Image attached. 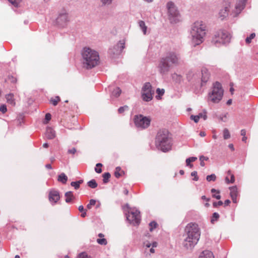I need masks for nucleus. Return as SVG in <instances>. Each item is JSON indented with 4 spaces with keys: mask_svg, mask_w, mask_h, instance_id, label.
<instances>
[{
    "mask_svg": "<svg viewBox=\"0 0 258 258\" xmlns=\"http://www.w3.org/2000/svg\"><path fill=\"white\" fill-rule=\"evenodd\" d=\"M127 220L132 224L139 225L140 223L141 217L139 211H128L126 213Z\"/></svg>",
    "mask_w": 258,
    "mask_h": 258,
    "instance_id": "obj_10",
    "label": "nucleus"
},
{
    "mask_svg": "<svg viewBox=\"0 0 258 258\" xmlns=\"http://www.w3.org/2000/svg\"><path fill=\"white\" fill-rule=\"evenodd\" d=\"M95 208L96 209H99V208H100V206H101V204L99 202H96V204L95 205Z\"/></svg>",
    "mask_w": 258,
    "mask_h": 258,
    "instance_id": "obj_58",
    "label": "nucleus"
},
{
    "mask_svg": "<svg viewBox=\"0 0 258 258\" xmlns=\"http://www.w3.org/2000/svg\"><path fill=\"white\" fill-rule=\"evenodd\" d=\"M230 189V194L233 203H237V197L238 195V191L237 187L236 186H232L229 188Z\"/></svg>",
    "mask_w": 258,
    "mask_h": 258,
    "instance_id": "obj_14",
    "label": "nucleus"
},
{
    "mask_svg": "<svg viewBox=\"0 0 258 258\" xmlns=\"http://www.w3.org/2000/svg\"><path fill=\"white\" fill-rule=\"evenodd\" d=\"M206 26L202 21H197L193 24L191 31L192 40L196 45L203 42V38L206 34Z\"/></svg>",
    "mask_w": 258,
    "mask_h": 258,
    "instance_id": "obj_5",
    "label": "nucleus"
},
{
    "mask_svg": "<svg viewBox=\"0 0 258 258\" xmlns=\"http://www.w3.org/2000/svg\"><path fill=\"white\" fill-rule=\"evenodd\" d=\"M180 57L174 52H170L161 59L159 64V69L161 73L164 74L169 72L172 64L177 65L179 63Z\"/></svg>",
    "mask_w": 258,
    "mask_h": 258,
    "instance_id": "obj_4",
    "label": "nucleus"
},
{
    "mask_svg": "<svg viewBox=\"0 0 258 258\" xmlns=\"http://www.w3.org/2000/svg\"><path fill=\"white\" fill-rule=\"evenodd\" d=\"M60 100V98L58 96H56L54 98H51L50 100V102L51 104H52L54 106H56L58 102Z\"/></svg>",
    "mask_w": 258,
    "mask_h": 258,
    "instance_id": "obj_34",
    "label": "nucleus"
},
{
    "mask_svg": "<svg viewBox=\"0 0 258 258\" xmlns=\"http://www.w3.org/2000/svg\"><path fill=\"white\" fill-rule=\"evenodd\" d=\"M6 81L8 83L16 84L17 80V79L13 76H9L6 79Z\"/></svg>",
    "mask_w": 258,
    "mask_h": 258,
    "instance_id": "obj_36",
    "label": "nucleus"
},
{
    "mask_svg": "<svg viewBox=\"0 0 258 258\" xmlns=\"http://www.w3.org/2000/svg\"><path fill=\"white\" fill-rule=\"evenodd\" d=\"M208 160V157H204V156H202L200 157V160L201 161V163H200V165L201 166L203 167L205 166V162H204V161L205 160Z\"/></svg>",
    "mask_w": 258,
    "mask_h": 258,
    "instance_id": "obj_45",
    "label": "nucleus"
},
{
    "mask_svg": "<svg viewBox=\"0 0 258 258\" xmlns=\"http://www.w3.org/2000/svg\"><path fill=\"white\" fill-rule=\"evenodd\" d=\"M223 203L222 201H220L218 203L214 202L213 203V207L215 208H218V206H221L222 205Z\"/></svg>",
    "mask_w": 258,
    "mask_h": 258,
    "instance_id": "obj_52",
    "label": "nucleus"
},
{
    "mask_svg": "<svg viewBox=\"0 0 258 258\" xmlns=\"http://www.w3.org/2000/svg\"><path fill=\"white\" fill-rule=\"evenodd\" d=\"M112 0H101V2L104 4H109L111 3Z\"/></svg>",
    "mask_w": 258,
    "mask_h": 258,
    "instance_id": "obj_55",
    "label": "nucleus"
},
{
    "mask_svg": "<svg viewBox=\"0 0 258 258\" xmlns=\"http://www.w3.org/2000/svg\"><path fill=\"white\" fill-rule=\"evenodd\" d=\"M211 192L213 194V197L215 198L216 199L219 200L221 198V196L220 195L219 190H217L214 188H212L211 190Z\"/></svg>",
    "mask_w": 258,
    "mask_h": 258,
    "instance_id": "obj_27",
    "label": "nucleus"
},
{
    "mask_svg": "<svg viewBox=\"0 0 258 258\" xmlns=\"http://www.w3.org/2000/svg\"><path fill=\"white\" fill-rule=\"evenodd\" d=\"M78 258H91V257L90 256H88L86 253L82 252L78 255Z\"/></svg>",
    "mask_w": 258,
    "mask_h": 258,
    "instance_id": "obj_50",
    "label": "nucleus"
},
{
    "mask_svg": "<svg viewBox=\"0 0 258 258\" xmlns=\"http://www.w3.org/2000/svg\"><path fill=\"white\" fill-rule=\"evenodd\" d=\"M197 160V158L195 157H192L186 159V166H189L190 168H192L193 164H191V162H195Z\"/></svg>",
    "mask_w": 258,
    "mask_h": 258,
    "instance_id": "obj_26",
    "label": "nucleus"
},
{
    "mask_svg": "<svg viewBox=\"0 0 258 258\" xmlns=\"http://www.w3.org/2000/svg\"><path fill=\"white\" fill-rule=\"evenodd\" d=\"M96 204V201L95 200H91L89 203L87 205V208L89 209H92L93 206H95Z\"/></svg>",
    "mask_w": 258,
    "mask_h": 258,
    "instance_id": "obj_43",
    "label": "nucleus"
},
{
    "mask_svg": "<svg viewBox=\"0 0 258 258\" xmlns=\"http://www.w3.org/2000/svg\"><path fill=\"white\" fill-rule=\"evenodd\" d=\"M185 231L187 233V237L184 239L183 244L187 249H191L200 239V229L196 223H190L186 226Z\"/></svg>",
    "mask_w": 258,
    "mask_h": 258,
    "instance_id": "obj_1",
    "label": "nucleus"
},
{
    "mask_svg": "<svg viewBox=\"0 0 258 258\" xmlns=\"http://www.w3.org/2000/svg\"><path fill=\"white\" fill-rule=\"evenodd\" d=\"M231 39L230 33L225 30H219L217 31L212 39V42L218 46L221 44L228 43Z\"/></svg>",
    "mask_w": 258,
    "mask_h": 258,
    "instance_id": "obj_7",
    "label": "nucleus"
},
{
    "mask_svg": "<svg viewBox=\"0 0 258 258\" xmlns=\"http://www.w3.org/2000/svg\"><path fill=\"white\" fill-rule=\"evenodd\" d=\"M75 197L72 191H68L65 194V201L67 203H71L74 200Z\"/></svg>",
    "mask_w": 258,
    "mask_h": 258,
    "instance_id": "obj_21",
    "label": "nucleus"
},
{
    "mask_svg": "<svg viewBox=\"0 0 258 258\" xmlns=\"http://www.w3.org/2000/svg\"><path fill=\"white\" fill-rule=\"evenodd\" d=\"M76 152V149L75 148H73L68 150V153L69 154H75Z\"/></svg>",
    "mask_w": 258,
    "mask_h": 258,
    "instance_id": "obj_54",
    "label": "nucleus"
},
{
    "mask_svg": "<svg viewBox=\"0 0 258 258\" xmlns=\"http://www.w3.org/2000/svg\"><path fill=\"white\" fill-rule=\"evenodd\" d=\"M223 137L225 140H227L230 137L229 132L227 128H225L223 131Z\"/></svg>",
    "mask_w": 258,
    "mask_h": 258,
    "instance_id": "obj_38",
    "label": "nucleus"
},
{
    "mask_svg": "<svg viewBox=\"0 0 258 258\" xmlns=\"http://www.w3.org/2000/svg\"><path fill=\"white\" fill-rule=\"evenodd\" d=\"M157 224L155 221H152L149 224V229L150 231H152L154 229L157 227Z\"/></svg>",
    "mask_w": 258,
    "mask_h": 258,
    "instance_id": "obj_40",
    "label": "nucleus"
},
{
    "mask_svg": "<svg viewBox=\"0 0 258 258\" xmlns=\"http://www.w3.org/2000/svg\"><path fill=\"white\" fill-rule=\"evenodd\" d=\"M198 115L200 116V118H203L204 120H206L207 118V112L205 110H204L203 112L199 113Z\"/></svg>",
    "mask_w": 258,
    "mask_h": 258,
    "instance_id": "obj_46",
    "label": "nucleus"
},
{
    "mask_svg": "<svg viewBox=\"0 0 258 258\" xmlns=\"http://www.w3.org/2000/svg\"><path fill=\"white\" fill-rule=\"evenodd\" d=\"M139 25L141 29L142 30L144 34H146L147 27L146 26L145 22L143 21H139Z\"/></svg>",
    "mask_w": 258,
    "mask_h": 258,
    "instance_id": "obj_28",
    "label": "nucleus"
},
{
    "mask_svg": "<svg viewBox=\"0 0 258 258\" xmlns=\"http://www.w3.org/2000/svg\"><path fill=\"white\" fill-rule=\"evenodd\" d=\"M83 182L82 180H79L78 181H73L71 182V185L74 187L76 189H78L80 187V185Z\"/></svg>",
    "mask_w": 258,
    "mask_h": 258,
    "instance_id": "obj_33",
    "label": "nucleus"
},
{
    "mask_svg": "<svg viewBox=\"0 0 258 258\" xmlns=\"http://www.w3.org/2000/svg\"><path fill=\"white\" fill-rule=\"evenodd\" d=\"M229 5H227L226 6L224 7V8L221 9L219 12V16L223 20L224 18H226L228 14V12L229 11Z\"/></svg>",
    "mask_w": 258,
    "mask_h": 258,
    "instance_id": "obj_16",
    "label": "nucleus"
},
{
    "mask_svg": "<svg viewBox=\"0 0 258 258\" xmlns=\"http://www.w3.org/2000/svg\"><path fill=\"white\" fill-rule=\"evenodd\" d=\"M45 136L48 139H53L55 137V131L51 127H48L46 131Z\"/></svg>",
    "mask_w": 258,
    "mask_h": 258,
    "instance_id": "obj_19",
    "label": "nucleus"
},
{
    "mask_svg": "<svg viewBox=\"0 0 258 258\" xmlns=\"http://www.w3.org/2000/svg\"><path fill=\"white\" fill-rule=\"evenodd\" d=\"M246 1L247 0L239 1L238 3L236 4L235 8L239 11L242 10L244 8Z\"/></svg>",
    "mask_w": 258,
    "mask_h": 258,
    "instance_id": "obj_24",
    "label": "nucleus"
},
{
    "mask_svg": "<svg viewBox=\"0 0 258 258\" xmlns=\"http://www.w3.org/2000/svg\"><path fill=\"white\" fill-rule=\"evenodd\" d=\"M190 119L193 120L196 123H197L199 121L200 116L192 115L190 116Z\"/></svg>",
    "mask_w": 258,
    "mask_h": 258,
    "instance_id": "obj_47",
    "label": "nucleus"
},
{
    "mask_svg": "<svg viewBox=\"0 0 258 258\" xmlns=\"http://www.w3.org/2000/svg\"><path fill=\"white\" fill-rule=\"evenodd\" d=\"M169 17L176 18L178 16L179 13L172 2H168L167 4Z\"/></svg>",
    "mask_w": 258,
    "mask_h": 258,
    "instance_id": "obj_11",
    "label": "nucleus"
},
{
    "mask_svg": "<svg viewBox=\"0 0 258 258\" xmlns=\"http://www.w3.org/2000/svg\"><path fill=\"white\" fill-rule=\"evenodd\" d=\"M83 64L87 69H91L99 63L98 53L89 47H85L82 52Z\"/></svg>",
    "mask_w": 258,
    "mask_h": 258,
    "instance_id": "obj_2",
    "label": "nucleus"
},
{
    "mask_svg": "<svg viewBox=\"0 0 258 258\" xmlns=\"http://www.w3.org/2000/svg\"><path fill=\"white\" fill-rule=\"evenodd\" d=\"M58 25L63 26L69 21V18L67 13H62L60 14L56 20Z\"/></svg>",
    "mask_w": 258,
    "mask_h": 258,
    "instance_id": "obj_12",
    "label": "nucleus"
},
{
    "mask_svg": "<svg viewBox=\"0 0 258 258\" xmlns=\"http://www.w3.org/2000/svg\"><path fill=\"white\" fill-rule=\"evenodd\" d=\"M155 144L156 147L163 152L170 150L171 138L168 130L162 129L158 131L156 137Z\"/></svg>",
    "mask_w": 258,
    "mask_h": 258,
    "instance_id": "obj_3",
    "label": "nucleus"
},
{
    "mask_svg": "<svg viewBox=\"0 0 258 258\" xmlns=\"http://www.w3.org/2000/svg\"><path fill=\"white\" fill-rule=\"evenodd\" d=\"M57 180L63 184H66L68 180V177L64 173H62L58 175Z\"/></svg>",
    "mask_w": 258,
    "mask_h": 258,
    "instance_id": "obj_23",
    "label": "nucleus"
},
{
    "mask_svg": "<svg viewBox=\"0 0 258 258\" xmlns=\"http://www.w3.org/2000/svg\"><path fill=\"white\" fill-rule=\"evenodd\" d=\"M156 93L158 94L156 96L157 99H161V96H162L164 94L165 90L163 89H160V88H158L156 90Z\"/></svg>",
    "mask_w": 258,
    "mask_h": 258,
    "instance_id": "obj_32",
    "label": "nucleus"
},
{
    "mask_svg": "<svg viewBox=\"0 0 258 258\" xmlns=\"http://www.w3.org/2000/svg\"><path fill=\"white\" fill-rule=\"evenodd\" d=\"M228 147H229L230 149H231V150L232 151H233L234 150V146H233V144H229Z\"/></svg>",
    "mask_w": 258,
    "mask_h": 258,
    "instance_id": "obj_61",
    "label": "nucleus"
},
{
    "mask_svg": "<svg viewBox=\"0 0 258 258\" xmlns=\"http://www.w3.org/2000/svg\"><path fill=\"white\" fill-rule=\"evenodd\" d=\"M200 136L203 137L206 136V133L204 132H201L200 133Z\"/></svg>",
    "mask_w": 258,
    "mask_h": 258,
    "instance_id": "obj_63",
    "label": "nucleus"
},
{
    "mask_svg": "<svg viewBox=\"0 0 258 258\" xmlns=\"http://www.w3.org/2000/svg\"><path fill=\"white\" fill-rule=\"evenodd\" d=\"M199 258H214V256L211 251L206 250L201 253Z\"/></svg>",
    "mask_w": 258,
    "mask_h": 258,
    "instance_id": "obj_20",
    "label": "nucleus"
},
{
    "mask_svg": "<svg viewBox=\"0 0 258 258\" xmlns=\"http://www.w3.org/2000/svg\"><path fill=\"white\" fill-rule=\"evenodd\" d=\"M191 175L192 176H194V180L195 181H198L199 179V177L198 176V173L197 171H193L191 173Z\"/></svg>",
    "mask_w": 258,
    "mask_h": 258,
    "instance_id": "obj_51",
    "label": "nucleus"
},
{
    "mask_svg": "<svg viewBox=\"0 0 258 258\" xmlns=\"http://www.w3.org/2000/svg\"><path fill=\"white\" fill-rule=\"evenodd\" d=\"M6 99L7 102L11 105L12 106H14L16 105L15 99L14 98V95L12 93H10L6 95Z\"/></svg>",
    "mask_w": 258,
    "mask_h": 258,
    "instance_id": "obj_18",
    "label": "nucleus"
},
{
    "mask_svg": "<svg viewBox=\"0 0 258 258\" xmlns=\"http://www.w3.org/2000/svg\"><path fill=\"white\" fill-rule=\"evenodd\" d=\"M154 91L150 83H146L143 87L142 97L145 101H150L153 99Z\"/></svg>",
    "mask_w": 258,
    "mask_h": 258,
    "instance_id": "obj_9",
    "label": "nucleus"
},
{
    "mask_svg": "<svg viewBox=\"0 0 258 258\" xmlns=\"http://www.w3.org/2000/svg\"><path fill=\"white\" fill-rule=\"evenodd\" d=\"M202 85L203 83H206L209 79L210 74L208 72V70L206 68H203L202 69Z\"/></svg>",
    "mask_w": 258,
    "mask_h": 258,
    "instance_id": "obj_15",
    "label": "nucleus"
},
{
    "mask_svg": "<svg viewBox=\"0 0 258 258\" xmlns=\"http://www.w3.org/2000/svg\"><path fill=\"white\" fill-rule=\"evenodd\" d=\"M121 92V91L120 88L117 87L112 91V95L115 97H117L120 95Z\"/></svg>",
    "mask_w": 258,
    "mask_h": 258,
    "instance_id": "obj_31",
    "label": "nucleus"
},
{
    "mask_svg": "<svg viewBox=\"0 0 258 258\" xmlns=\"http://www.w3.org/2000/svg\"><path fill=\"white\" fill-rule=\"evenodd\" d=\"M82 212L81 213V217H85L86 216V212L85 211H81Z\"/></svg>",
    "mask_w": 258,
    "mask_h": 258,
    "instance_id": "obj_59",
    "label": "nucleus"
},
{
    "mask_svg": "<svg viewBox=\"0 0 258 258\" xmlns=\"http://www.w3.org/2000/svg\"><path fill=\"white\" fill-rule=\"evenodd\" d=\"M125 42L123 40L120 41L115 46V47L119 48V52H121L124 48Z\"/></svg>",
    "mask_w": 258,
    "mask_h": 258,
    "instance_id": "obj_30",
    "label": "nucleus"
},
{
    "mask_svg": "<svg viewBox=\"0 0 258 258\" xmlns=\"http://www.w3.org/2000/svg\"><path fill=\"white\" fill-rule=\"evenodd\" d=\"M216 179V176L215 174H212L210 175H208L206 177V179L208 181L210 182L211 181H215Z\"/></svg>",
    "mask_w": 258,
    "mask_h": 258,
    "instance_id": "obj_39",
    "label": "nucleus"
},
{
    "mask_svg": "<svg viewBox=\"0 0 258 258\" xmlns=\"http://www.w3.org/2000/svg\"><path fill=\"white\" fill-rule=\"evenodd\" d=\"M45 119L46 120V123L51 119V114L50 113H46L45 114Z\"/></svg>",
    "mask_w": 258,
    "mask_h": 258,
    "instance_id": "obj_53",
    "label": "nucleus"
},
{
    "mask_svg": "<svg viewBox=\"0 0 258 258\" xmlns=\"http://www.w3.org/2000/svg\"><path fill=\"white\" fill-rule=\"evenodd\" d=\"M98 237L99 238H98L97 239V242L100 244L103 245H106L107 244V240L104 238V235L102 233H99L98 234Z\"/></svg>",
    "mask_w": 258,
    "mask_h": 258,
    "instance_id": "obj_22",
    "label": "nucleus"
},
{
    "mask_svg": "<svg viewBox=\"0 0 258 258\" xmlns=\"http://www.w3.org/2000/svg\"><path fill=\"white\" fill-rule=\"evenodd\" d=\"M0 111L3 113H5L7 111V106L5 104H3L0 106Z\"/></svg>",
    "mask_w": 258,
    "mask_h": 258,
    "instance_id": "obj_49",
    "label": "nucleus"
},
{
    "mask_svg": "<svg viewBox=\"0 0 258 258\" xmlns=\"http://www.w3.org/2000/svg\"><path fill=\"white\" fill-rule=\"evenodd\" d=\"M255 36V33H251L249 37H247L245 39V42L247 44H249L251 42V40L253 39Z\"/></svg>",
    "mask_w": 258,
    "mask_h": 258,
    "instance_id": "obj_42",
    "label": "nucleus"
},
{
    "mask_svg": "<svg viewBox=\"0 0 258 258\" xmlns=\"http://www.w3.org/2000/svg\"><path fill=\"white\" fill-rule=\"evenodd\" d=\"M88 185L89 187L94 188L97 186V183L95 179H92L88 182Z\"/></svg>",
    "mask_w": 258,
    "mask_h": 258,
    "instance_id": "obj_35",
    "label": "nucleus"
},
{
    "mask_svg": "<svg viewBox=\"0 0 258 258\" xmlns=\"http://www.w3.org/2000/svg\"><path fill=\"white\" fill-rule=\"evenodd\" d=\"M144 246L146 247L147 249V248H149L151 246V244L149 242H145Z\"/></svg>",
    "mask_w": 258,
    "mask_h": 258,
    "instance_id": "obj_56",
    "label": "nucleus"
},
{
    "mask_svg": "<svg viewBox=\"0 0 258 258\" xmlns=\"http://www.w3.org/2000/svg\"><path fill=\"white\" fill-rule=\"evenodd\" d=\"M45 167L48 169H52V167H51V164H47L45 165Z\"/></svg>",
    "mask_w": 258,
    "mask_h": 258,
    "instance_id": "obj_60",
    "label": "nucleus"
},
{
    "mask_svg": "<svg viewBox=\"0 0 258 258\" xmlns=\"http://www.w3.org/2000/svg\"><path fill=\"white\" fill-rule=\"evenodd\" d=\"M13 6L16 7L19 6L20 4L21 0H8Z\"/></svg>",
    "mask_w": 258,
    "mask_h": 258,
    "instance_id": "obj_44",
    "label": "nucleus"
},
{
    "mask_svg": "<svg viewBox=\"0 0 258 258\" xmlns=\"http://www.w3.org/2000/svg\"><path fill=\"white\" fill-rule=\"evenodd\" d=\"M102 164L101 163H97L96 165V167L95 168V171L98 173H100L102 172Z\"/></svg>",
    "mask_w": 258,
    "mask_h": 258,
    "instance_id": "obj_41",
    "label": "nucleus"
},
{
    "mask_svg": "<svg viewBox=\"0 0 258 258\" xmlns=\"http://www.w3.org/2000/svg\"><path fill=\"white\" fill-rule=\"evenodd\" d=\"M134 122L138 127L146 128L150 125L151 119L143 115H138L135 116Z\"/></svg>",
    "mask_w": 258,
    "mask_h": 258,
    "instance_id": "obj_8",
    "label": "nucleus"
},
{
    "mask_svg": "<svg viewBox=\"0 0 258 258\" xmlns=\"http://www.w3.org/2000/svg\"><path fill=\"white\" fill-rule=\"evenodd\" d=\"M223 95V90L221 84L216 82L213 85L212 91L209 93L208 101L217 103L222 99Z\"/></svg>",
    "mask_w": 258,
    "mask_h": 258,
    "instance_id": "obj_6",
    "label": "nucleus"
},
{
    "mask_svg": "<svg viewBox=\"0 0 258 258\" xmlns=\"http://www.w3.org/2000/svg\"><path fill=\"white\" fill-rule=\"evenodd\" d=\"M127 109H128V106L125 105V106L119 107V109H118V111L119 113H123L124 112V111Z\"/></svg>",
    "mask_w": 258,
    "mask_h": 258,
    "instance_id": "obj_48",
    "label": "nucleus"
},
{
    "mask_svg": "<svg viewBox=\"0 0 258 258\" xmlns=\"http://www.w3.org/2000/svg\"><path fill=\"white\" fill-rule=\"evenodd\" d=\"M124 174V171L121 170V168L119 167H117L115 168V171L114 172V176L116 178H119L121 176H122Z\"/></svg>",
    "mask_w": 258,
    "mask_h": 258,
    "instance_id": "obj_25",
    "label": "nucleus"
},
{
    "mask_svg": "<svg viewBox=\"0 0 258 258\" xmlns=\"http://www.w3.org/2000/svg\"><path fill=\"white\" fill-rule=\"evenodd\" d=\"M103 183H106L109 181V179L111 177V175L109 172H105L103 175Z\"/></svg>",
    "mask_w": 258,
    "mask_h": 258,
    "instance_id": "obj_29",
    "label": "nucleus"
},
{
    "mask_svg": "<svg viewBox=\"0 0 258 258\" xmlns=\"http://www.w3.org/2000/svg\"><path fill=\"white\" fill-rule=\"evenodd\" d=\"M123 209L124 210H125V209H127V210H129L130 209H131V208L130 207L129 205L128 204H126L123 208Z\"/></svg>",
    "mask_w": 258,
    "mask_h": 258,
    "instance_id": "obj_64",
    "label": "nucleus"
},
{
    "mask_svg": "<svg viewBox=\"0 0 258 258\" xmlns=\"http://www.w3.org/2000/svg\"><path fill=\"white\" fill-rule=\"evenodd\" d=\"M241 135L243 137L246 136V130L244 129H243L241 131Z\"/></svg>",
    "mask_w": 258,
    "mask_h": 258,
    "instance_id": "obj_57",
    "label": "nucleus"
},
{
    "mask_svg": "<svg viewBox=\"0 0 258 258\" xmlns=\"http://www.w3.org/2000/svg\"><path fill=\"white\" fill-rule=\"evenodd\" d=\"M48 198L50 202L56 203L60 199L58 191L55 190H50L49 192Z\"/></svg>",
    "mask_w": 258,
    "mask_h": 258,
    "instance_id": "obj_13",
    "label": "nucleus"
},
{
    "mask_svg": "<svg viewBox=\"0 0 258 258\" xmlns=\"http://www.w3.org/2000/svg\"><path fill=\"white\" fill-rule=\"evenodd\" d=\"M235 181V177L233 174L231 173L230 170H229L227 172V176L225 177V182L229 184L230 183H233Z\"/></svg>",
    "mask_w": 258,
    "mask_h": 258,
    "instance_id": "obj_17",
    "label": "nucleus"
},
{
    "mask_svg": "<svg viewBox=\"0 0 258 258\" xmlns=\"http://www.w3.org/2000/svg\"><path fill=\"white\" fill-rule=\"evenodd\" d=\"M230 203V200H226L224 202V204L225 205H228L229 204V203Z\"/></svg>",
    "mask_w": 258,
    "mask_h": 258,
    "instance_id": "obj_62",
    "label": "nucleus"
},
{
    "mask_svg": "<svg viewBox=\"0 0 258 258\" xmlns=\"http://www.w3.org/2000/svg\"><path fill=\"white\" fill-rule=\"evenodd\" d=\"M219 218V215L217 213H214L213 214L211 220V222L212 224H214L215 221H217V220Z\"/></svg>",
    "mask_w": 258,
    "mask_h": 258,
    "instance_id": "obj_37",
    "label": "nucleus"
}]
</instances>
